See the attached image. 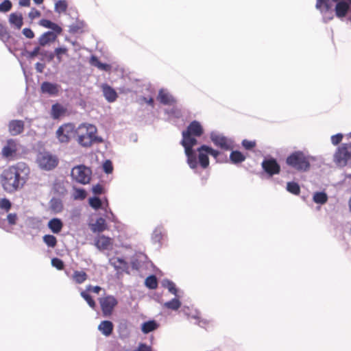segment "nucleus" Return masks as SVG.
I'll use <instances>...</instances> for the list:
<instances>
[{
    "mask_svg": "<svg viewBox=\"0 0 351 351\" xmlns=\"http://www.w3.org/2000/svg\"><path fill=\"white\" fill-rule=\"evenodd\" d=\"M29 173V168L23 162L8 167L2 174V183L5 190L12 192L21 189L28 180Z\"/></svg>",
    "mask_w": 351,
    "mask_h": 351,
    "instance_id": "1",
    "label": "nucleus"
},
{
    "mask_svg": "<svg viewBox=\"0 0 351 351\" xmlns=\"http://www.w3.org/2000/svg\"><path fill=\"white\" fill-rule=\"evenodd\" d=\"M202 133L203 128L197 121L191 122L187 130L182 132V145L184 147L187 162L191 169H195L197 166L196 153L192 149V147L197 144V140L192 136H199Z\"/></svg>",
    "mask_w": 351,
    "mask_h": 351,
    "instance_id": "2",
    "label": "nucleus"
},
{
    "mask_svg": "<svg viewBox=\"0 0 351 351\" xmlns=\"http://www.w3.org/2000/svg\"><path fill=\"white\" fill-rule=\"evenodd\" d=\"M335 8L330 0H317L316 8L319 10L323 14V19L327 22L334 17V10L335 14L339 18L344 17L348 10L349 4L343 0L335 1Z\"/></svg>",
    "mask_w": 351,
    "mask_h": 351,
    "instance_id": "3",
    "label": "nucleus"
},
{
    "mask_svg": "<svg viewBox=\"0 0 351 351\" xmlns=\"http://www.w3.org/2000/svg\"><path fill=\"white\" fill-rule=\"evenodd\" d=\"M97 128L90 123H81L77 128L75 136L77 143L83 147H90L97 139Z\"/></svg>",
    "mask_w": 351,
    "mask_h": 351,
    "instance_id": "4",
    "label": "nucleus"
},
{
    "mask_svg": "<svg viewBox=\"0 0 351 351\" xmlns=\"http://www.w3.org/2000/svg\"><path fill=\"white\" fill-rule=\"evenodd\" d=\"M313 160L314 158L307 154L297 151L287 158L286 162L289 166L298 171H306L310 169L311 162Z\"/></svg>",
    "mask_w": 351,
    "mask_h": 351,
    "instance_id": "5",
    "label": "nucleus"
},
{
    "mask_svg": "<svg viewBox=\"0 0 351 351\" xmlns=\"http://www.w3.org/2000/svg\"><path fill=\"white\" fill-rule=\"evenodd\" d=\"M36 162L41 169L49 171L58 165V160L51 153L43 152L38 154Z\"/></svg>",
    "mask_w": 351,
    "mask_h": 351,
    "instance_id": "6",
    "label": "nucleus"
},
{
    "mask_svg": "<svg viewBox=\"0 0 351 351\" xmlns=\"http://www.w3.org/2000/svg\"><path fill=\"white\" fill-rule=\"evenodd\" d=\"M334 161L339 167L351 164V143L343 144L334 154Z\"/></svg>",
    "mask_w": 351,
    "mask_h": 351,
    "instance_id": "7",
    "label": "nucleus"
},
{
    "mask_svg": "<svg viewBox=\"0 0 351 351\" xmlns=\"http://www.w3.org/2000/svg\"><path fill=\"white\" fill-rule=\"evenodd\" d=\"M76 128L72 123H65L58 128L56 135L61 143H67L75 136Z\"/></svg>",
    "mask_w": 351,
    "mask_h": 351,
    "instance_id": "8",
    "label": "nucleus"
},
{
    "mask_svg": "<svg viewBox=\"0 0 351 351\" xmlns=\"http://www.w3.org/2000/svg\"><path fill=\"white\" fill-rule=\"evenodd\" d=\"M91 171L84 165H79L73 168L71 176L76 182L85 184L90 180Z\"/></svg>",
    "mask_w": 351,
    "mask_h": 351,
    "instance_id": "9",
    "label": "nucleus"
},
{
    "mask_svg": "<svg viewBox=\"0 0 351 351\" xmlns=\"http://www.w3.org/2000/svg\"><path fill=\"white\" fill-rule=\"evenodd\" d=\"M199 153L198 158L199 162L202 168H206L209 165L208 155L217 158L219 155V152L213 149L207 145H202L197 149Z\"/></svg>",
    "mask_w": 351,
    "mask_h": 351,
    "instance_id": "10",
    "label": "nucleus"
},
{
    "mask_svg": "<svg viewBox=\"0 0 351 351\" xmlns=\"http://www.w3.org/2000/svg\"><path fill=\"white\" fill-rule=\"evenodd\" d=\"M101 311L105 317L112 315L114 307L117 305L118 301L114 296L108 295L99 299Z\"/></svg>",
    "mask_w": 351,
    "mask_h": 351,
    "instance_id": "11",
    "label": "nucleus"
},
{
    "mask_svg": "<svg viewBox=\"0 0 351 351\" xmlns=\"http://www.w3.org/2000/svg\"><path fill=\"white\" fill-rule=\"evenodd\" d=\"M20 145L14 139H8L1 149V155L5 158H13L19 149Z\"/></svg>",
    "mask_w": 351,
    "mask_h": 351,
    "instance_id": "12",
    "label": "nucleus"
},
{
    "mask_svg": "<svg viewBox=\"0 0 351 351\" xmlns=\"http://www.w3.org/2000/svg\"><path fill=\"white\" fill-rule=\"evenodd\" d=\"M210 139L216 146L219 147L221 149L227 150L232 147V141L219 132H211Z\"/></svg>",
    "mask_w": 351,
    "mask_h": 351,
    "instance_id": "13",
    "label": "nucleus"
},
{
    "mask_svg": "<svg viewBox=\"0 0 351 351\" xmlns=\"http://www.w3.org/2000/svg\"><path fill=\"white\" fill-rule=\"evenodd\" d=\"M263 169L270 176L277 174L280 171V166L274 159H265L262 162Z\"/></svg>",
    "mask_w": 351,
    "mask_h": 351,
    "instance_id": "14",
    "label": "nucleus"
},
{
    "mask_svg": "<svg viewBox=\"0 0 351 351\" xmlns=\"http://www.w3.org/2000/svg\"><path fill=\"white\" fill-rule=\"evenodd\" d=\"M95 245L99 250H110L112 246V240L110 237L101 235L95 238Z\"/></svg>",
    "mask_w": 351,
    "mask_h": 351,
    "instance_id": "15",
    "label": "nucleus"
},
{
    "mask_svg": "<svg viewBox=\"0 0 351 351\" xmlns=\"http://www.w3.org/2000/svg\"><path fill=\"white\" fill-rule=\"evenodd\" d=\"M60 89V86L48 82H45L41 84L40 90L43 93L48 94L51 96L57 95Z\"/></svg>",
    "mask_w": 351,
    "mask_h": 351,
    "instance_id": "16",
    "label": "nucleus"
},
{
    "mask_svg": "<svg viewBox=\"0 0 351 351\" xmlns=\"http://www.w3.org/2000/svg\"><path fill=\"white\" fill-rule=\"evenodd\" d=\"M9 132L13 135H18L21 134L24 129V123L20 120L11 121L8 125Z\"/></svg>",
    "mask_w": 351,
    "mask_h": 351,
    "instance_id": "17",
    "label": "nucleus"
},
{
    "mask_svg": "<svg viewBox=\"0 0 351 351\" xmlns=\"http://www.w3.org/2000/svg\"><path fill=\"white\" fill-rule=\"evenodd\" d=\"M101 88L104 96L108 102H113L117 99V93L111 86L108 84H102Z\"/></svg>",
    "mask_w": 351,
    "mask_h": 351,
    "instance_id": "18",
    "label": "nucleus"
},
{
    "mask_svg": "<svg viewBox=\"0 0 351 351\" xmlns=\"http://www.w3.org/2000/svg\"><path fill=\"white\" fill-rule=\"evenodd\" d=\"M9 23L17 29H20L23 25V18L21 13L14 12L10 14Z\"/></svg>",
    "mask_w": 351,
    "mask_h": 351,
    "instance_id": "19",
    "label": "nucleus"
},
{
    "mask_svg": "<svg viewBox=\"0 0 351 351\" xmlns=\"http://www.w3.org/2000/svg\"><path fill=\"white\" fill-rule=\"evenodd\" d=\"M56 34L53 32H47L44 33L38 39L40 46L44 47L50 44L56 40Z\"/></svg>",
    "mask_w": 351,
    "mask_h": 351,
    "instance_id": "20",
    "label": "nucleus"
},
{
    "mask_svg": "<svg viewBox=\"0 0 351 351\" xmlns=\"http://www.w3.org/2000/svg\"><path fill=\"white\" fill-rule=\"evenodd\" d=\"M90 227L93 232H101L107 228V224L106 220L100 217L95 223H90Z\"/></svg>",
    "mask_w": 351,
    "mask_h": 351,
    "instance_id": "21",
    "label": "nucleus"
},
{
    "mask_svg": "<svg viewBox=\"0 0 351 351\" xmlns=\"http://www.w3.org/2000/svg\"><path fill=\"white\" fill-rule=\"evenodd\" d=\"M118 332L121 339H127L131 333L130 325L127 322H122L118 326Z\"/></svg>",
    "mask_w": 351,
    "mask_h": 351,
    "instance_id": "22",
    "label": "nucleus"
},
{
    "mask_svg": "<svg viewBox=\"0 0 351 351\" xmlns=\"http://www.w3.org/2000/svg\"><path fill=\"white\" fill-rule=\"evenodd\" d=\"M158 99L164 104H171L174 102L173 96L165 89H161L159 92Z\"/></svg>",
    "mask_w": 351,
    "mask_h": 351,
    "instance_id": "23",
    "label": "nucleus"
},
{
    "mask_svg": "<svg viewBox=\"0 0 351 351\" xmlns=\"http://www.w3.org/2000/svg\"><path fill=\"white\" fill-rule=\"evenodd\" d=\"M109 263L117 270H124L128 268L127 262L121 258H111L109 260Z\"/></svg>",
    "mask_w": 351,
    "mask_h": 351,
    "instance_id": "24",
    "label": "nucleus"
},
{
    "mask_svg": "<svg viewBox=\"0 0 351 351\" xmlns=\"http://www.w3.org/2000/svg\"><path fill=\"white\" fill-rule=\"evenodd\" d=\"M159 327V324L155 320H149L143 322L141 324V331L144 334H147L150 332L154 331Z\"/></svg>",
    "mask_w": 351,
    "mask_h": 351,
    "instance_id": "25",
    "label": "nucleus"
},
{
    "mask_svg": "<svg viewBox=\"0 0 351 351\" xmlns=\"http://www.w3.org/2000/svg\"><path fill=\"white\" fill-rule=\"evenodd\" d=\"M99 330L105 336H109L113 330V324L110 321H103L98 326Z\"/></svg>",
    "mask_w": 351,
    "mask_h": 351,
    "instance_id": "26",
    "label": "nucleus"
},
{
    "mask_svg": "<svg viewBox=\"0 0 351 351\" xmlns=\"http://www.w3.org/2000/svg\"><path fill=\"white\" fill-rule=\"evenodd\" d=\"M66 109L62 105L56 104L51 107V116L53 119H58L66 113Z\"/></svg>",
    "mask_w": 351,
    "mask_h": 351,
    "instance_id": "27",
    "label": "nucleus"
},
{
    "mask_svg": "<svg viewBox=\"0 0 351 351\" xmlns=\"http://www.w3.org/2000/svg\"><path fill=\"white\" fill-rule=\"evenodd\" d=\"M62 226V222L58 218H53L48 222L49 228L55 234L59 233L61 231Z\"/></svg>",
    "mask_w": 351,
    "mask_h": 351,
    "instance_id": "28",
    "label": "nucleus"
},
{
    "mask_svg": "<svg viewBox=\"0 0 351 351\" xmlns=\"http://www.w3.org/2000/svg\"><path fill=\"white\" fill-rule=\"evenodd\" d=\"M162 287L167 288L170 293L173 294L176 297H179L178 290L176 287V285L171 280L165 279L161 282Z\"/></svg>",
    "mask_w": 351,
    "mask_h": 351,
    "instance_id": "29",
    "label": "nucleus"
},
{
    "mask_svg": "<svg viewBox=\"0 0 351 351\" xmlns=\"http://www.w3.org/2000/svg\"><path fill=\"white\" fill-rule=\"evenodd\" d=\"M313 199L316 204H324L328 201V195L324 192H316L313 194Z\"/></svg>",
    "mask_w": 351,
    "mask_h": 351,
    "instance_id": "30",
    "label": "nucleus"
},
{
    "mask_svg": "<svg viewBox=\"0 0 351 351\" xmlns=\"http://www.w3.org/2000/svg\"><path fill=\"white\" fill-rule=\"evenodd\" d=\"M179 297H176L171 300L165 302L163 306L173 311L178 310L181 306V302L178 299Z\"/></svg>",
    "mask_w": 351,
    "mask_h": 351,
    "instance_id": "31",
    "label": "nucleus"
},
{
    "mask_svg": "<svg viewBox=\"0 0 351 351\" xmlns=\"http://www.w3.org/2000/svg\"><path fill=\"white\" fill-rule=\"evenodd\" d=\"M87 278L86 274L83 271H75L72 279L77 284L83 283Z\"/></svg>",
    "mask_w": 351,
    "mask_h": 351,
    "instance_id": "32",
    "label": "nucleus"
},
{
    "mask_svg": "<svg viewBox=\"0 0 351 351\" xmlns=\"http://www.w3.org/2000/svg\"><path fill=\"white\" fill-rule=\"evenodd\" d=\"M44 243L50 247H54L57 243L56 238L51 234H46L43 237Z\"/></svg>",
    "mask_w": 351,
    "mask_h": 351,
    "instance_id": "33",
    "label": "nucleus"
},
{
    "mask_svg": "<svg viewBox=\"0 0 351 351\" xmlns=\"http://www.w3.org/2000/svg\"><path fill=\"white\" fill-rule=\"evenodd\" d=\"M40 56L42 60H47L48 62H51L54 58L53 53L43 49H40Z\"/></svg>",
    "mask_w": 351,
    "mask_h": 351,
    "instance_id": "34",
    "label": "nucleus"
},
{
    "mask_svg": "<svg viewBox=\"0 0 351 351\" xmlns=\"http://www.w3.org/2000/svg\"><path fill=\"white\" fill-rule=\"evenodd\" d=\"M80 295L84 299V300H86L90 308L93 309L95 308L96 303L89 293H86V291H81Z\"/></svg>",
    "mask_w": 351,
    "mask_h": 351,
    "instance_id": "35",
    "label": "nucleus"
},
{
    "mask_svg": "<svg viewBox=\"0 0 351 351\" xmlns=\"http://www.w3.org/2000/svg\"><path fill=\"white\" fill-rule=\"evenodd\" d=\"M230 160L234 163L241 162L245 160V156L239 152H232L230 154Z\"/></svg>",
    "mask_w": 351,
    "mask_h": 351,
    "instance_id": "36",
    "label": "nucleus"
},
{
    "mask_svg": "<svg viewBox=\"0 0 351 351\" xmlns=\"http://www.w3.org/2000/svg\"><path fill=\"white\" fill-rule=\"evenodd\" d=\"M287 190L294 195L299 194L300 191L299 185L293 182H290L287 183Z\"/></svg>",
    "mask_w": 351,
    "mask_h": 351,
    "instance_id": "37",
    "label": "nucleus"
},
{
    "mask_svg": "<svg viewBox=\"0 0 351 351\" xmlns=\"http://www.w3.org/2000/svg\"><path fill=\"white\" fill-rule=\"evenodd\" d=\"M72 196L75 199H84L86 196V193L84 189H74Z\"/></svg>",
    "mask_w": 351,
    "mask_h": 351,
    "instance_id": "38",
    "label": "nucleus"
},
{
    "mask_svg": "<svg viewBox=\"0 0 351 351\" xmlns=\"http://www.w3.org/2000/svg\"><path fill=\"white\" fill-rule=\"evenodd\" d=\"M145 285L149 289H155L157 287V280L154 276H150L145 279Z\"/></svg>",
    "mask_w": 351,
    "mask_h": 351,
    "instance_id": "39",
    "label": "nucleus"
},
{
    "mask_svg": "<svg viewBox=\"0 0 351 351\" xmlns=\"http://www.w3.org/2000/svg\"><path fill=\"white\" fill-rule=\"evenodd\" d=\"M67 3L65 1L60 0L55 4V10L58 13L64 12L66 10Z\"/></svg>",
    "mask_w": 351,
    "mask_h": 351,
    "instance_id": "40",
    "label": "nucleus"
},
{
    "mask_svg": "<svg viewBox=\"0 0 351 351\" xmlns=\"http://www.w3.org/2000/svg\"><path fill=\"white\" fill-rule=\"evenodd\" d=\"M89 204L94 209L97 210L101 206V201L98 197H91L89 199Z\"/></svg>",
    "mask_w": 351,
    "mask_h": 351,
    "instance_id": "41",
    "label": "nucleus"
},
{
    "mask_svg": "<svg viewBox=\"0 0 351 351\" xmlns=\"http://www.w3.org/2000/svg\"><path fill=\"white\" fill-rule=\"evenodd\" d=\"M9 33L7 28L1 23H0V39L5 41L9 38Z\"/></svg>",
    "mask_w": 351,
    "mask_h": 351,
    "instance_id": "42",
    "label": "nucleus"
},
{
    "mask_svg": "<svg viewBox=\"0 0 351 351\" xmlns=\"http://www.w3.org/2000/svg\"><path fill=\"white\" fill-rule=\"evenodd\" d=\"M12 8V3L10 0H4L0 4V12H7Z\"/></svg>",
    "mask_w": 351,
    "mask_h": 351,
    "instance_id": "43",
    "label": "nucleus"
},
{
    "mask_svg": "<svg viewBox=\"0 0 351 351\" xmlns=\"http://www.w3.org/2000/svg\"><path fill=\"white\" fill-rule=\"evenodd\" d=\"M67 52V49L65 47H58L56 48L54 51V56L56 55L57 57V59L59 62H61L62 60V55L66 54Z\"/></svg>",
    "mask_w": 351,
    "mask_h": 351,
    "instance_id": "44",
    "label": "nucleus"
},
{
    "mask_svg": "<svg viewBox=\"0 0 351 351\" xmlns=\"http://www.w3.org/2000/svg\"><path fill=\"white\" fill-rule=\"evenodd\" d=\"M0 208L8 211L11 208L10 202L5 198L0 199Z\"/></svg>",
    "mask_w": 351,
    "mask_h": 351,
    "instance_id": "45",
    "label": "nucleus"
},
{
    "mask_svg": "<svg viewBox=\"0 0 351 351\" xmlns=\"http://www.w3.org/2000/svg\"><path fill=\"white\" fill-rule=\"evenodd\" d=\"M51 265L59 270L62 269L64 266L63 262L57 258H54L51 260Z\"/></svg>",
    "mask_w": 351,
    "mask_h": 351,
    "instance_id": "46",
    "label": "nucleus"
},
{
    "mask_svg": "<svg viewBox=\"0 0 351 351\" xmlns=\"http://www.w3.org/2000/svg\"><path fill=\"white\" fill-rule=\"evenodd\" d=\"M7 220L10 225H15L18 220V216L16 213H9L7 215Z\"/></svg>",
    "mask_w": 351,
    "mask_h": 351,
    "instance_id": "47",
    "label": "nucleus"
},
{
    "mask_svg": "<svg viewBox=\"0 0 351 351\" xmlns=\"http://www.w3.org/2000/svg\"><path fill=\"white\" fill-rule=\"evenodd\" d=\"M162 238V232L160 229H156L152 234V239L154 242H159Z\"/></svg>",
    "mask_w": 351,
    "mask_h": 351,
    "instance_id": "48",
    "label": "nucleus"
},
{
    "mask_svg": "<svg viewBox=\"0 0 351 351\" xmlns=\"http://www.w3.org/2000/svg\"><path fill=\"white\" fill-rule=\"evenodd\" d=\"M342 138H343V134H341L340 133L337 134L335 135H332L331 136V143L334 145H336L341 141Z\"/></svg>",
    "mask_w": 351,
    "mask_h": 351,
    "instance_id": "49",
    "label": "nucleus"
},
{
    "mask_svg": "<svg viewBox=\"0 0 351 351\" xmlns=\"http://www.w3.org/2000/svg\"><path fill=\"white\" fill-rule=\"evenodd\" d=\"M103 169L106 173H110L112 171V165L111 162L106 160L103 165Z\"/></svg>",
    "mask_w": 351,
    "mask_h": 351,
    "instance_id": "50",
    "label": "nucleus"
},
{
    "mask_svg": "<svg viewBox=\"0 0 351 351\" xmlns=\"http://www.w3.org/2000/svg\"><path fill=\"white\" fill-rule=\"evenodd\" d=\"M28 16L32 20H33L36 18L39 17L40 16V12L35 8H32L31 11L29 12Z\"/></svg>",
    "mask_w": 351,
    "mask_h": 351,
    "instance_id": "51",
    "label": "nucleus"
},
{
    "mask_svg": "<svg viewBox=\"0 0 351 351\" xmlns=\"http://www.w3.org/2000/svg\"><path fill=\"white\" fill-rule=\"evenodd\" d=\"M22 32L23 34L27 38H33L34 37V33L29 28H24Z\"/></svg>",
    "mask_w": 351,
    "mask_h": 351,
    "instance_id": "52",
    "label": "nucleus"
},
{
    "mask_svg": "<svg viewBox=\"0 0 351 351\" xmlns=\"http://www.w3.org/2000/svg\"><path fill=\"white\" fill-rule=\"evenodd\" d=\"M242 145L246 149H250L255 146V142L247 140H243L242 142Z\"/></svg>",
    "mask_w": 351,
    "mask_h": 351,
    "instance_id": "53",
    "label": "nucleus"
},
{
    "mask_svg": "<svg viewBox=\"0 0 351 351\" xmlns=\"http://www.w3.org/2000/svg\"><path fill=\"white\" fill-rule=\"evenodd\" d=\"M134 351H152V347L141 343Z\"/></svg>",
    "mask_w": 351,
    "mask_h": 351,
    "instance_id": "54",
    "label": "nucleus"
},
{
    "mask_svg": "<svg viewBox=\"0 0 351 351\" xmlns=\"http://www.w3.org/2000/svg\"><path fill=\"white\" fill-rule=\"evenodd\" d=\"M40 49H41L40 47H35L33 51H32L29 53V57L31 58H33L40 55Z\"/></svg>",
    "mask_w": 351,
    "mask_h": 351,
    "instance_id": "55",
    "label": "nucleus"
},
{
    "mask_svg": "<svg viewBox=\"0 0 351 351\" xmlns=\"http://www.w3.org/2000/svg\"><path fill=\"white\" fill-rule=\"evenodd\" d=\"M52 23L53 22L50 21L49 20L42 19L40 21L39 24L44 27L49 29Z\"/></svg>",
    "mask_w": 351,
    "mask_h": 351,
    "instance_id": "56",
    "label": "nucleus"
},
{
    "mask_svg": "<svg viewBox=\"0 0 351 351\" xmlns=\"http://www.w3.org/2000/svg\"><path fill=\"white\" fill-rule=\"evenodd\" d=\"M53 31H54L57 34H60L62 32V28L58 25L57 24L52 23L51 25L50 28Z\"/></svg>",
    "mask_w": 351,
    "mask_h": 351,
    "instance_id": "57",
    "label": "nucleus"
},
{
    "mask_svg": "<svg viewBox=\"0 0 351 351\" xmlns=\"http://www.w3.org/2000/svg\"><path fill=\"white\" fill-rule=\"evenodd\" d=\"M93 192L95 194H101L102 193V187L99 184H97L93 187Z\"/></svg>",
    "mask_w": 351,
    "mask_h": 351,
    "instance_id": "58",
    "label": "nucleus"
},
{
    "mask_svg": "<svg viewBox=\"0 0 351 351\" xmlns=\"http://www.w3.org/2000/svg\"><path fill=\"white\" fill-rule=\"evenodd\" d=\"M90 63L92 65L99 69V64H101V62H100L96 57L93 56L90 59Z\"/></svg>",
    "mask_w": 351,
    "mask_h": 351,
    "instance_id": "59",
    "label": "nucleus"
},
{
    "mask_svg": "<svg viewBox=\"0 0 351 351\" xmlns=\"http://www.w3.org/2000/svg\"><path fill=\"white\" fill-rule=\"evenodd\" d=\"M45 66L43 63L37 62L36 64V69L38 72L42 73L45 69Z\"/></svg>",
    "mask_w": 351,
    "mask_h": 351,
    "instance_id": "60",
    "label": "nucleus"
},
{
    "mask_svg": "<svg viewBox=\"0 0 351 351\" xmlns=\"http://www.w3.org/2000/svg\"><path fill=\"white\" fill-rule=\"evenodd\" d=\"M110 68H111L110 65H109L108 64H104V63H101V64H99V69L100 70L106 71H110Z\"/></svg>",
    "mask_w": 351,
    "mask_h": 351,
    "instance_id": "61",
    "label": "nucleus"
},
{
    "mask_svg": "<svg viewBox=\"0 0 351 351\" xmlns=\"http://www.w3.org/2000/svg\"><path fill=\"white\" fill-rule=\"evenodd\" d=\"M19 5L25 7L29 6L30 0H19Z\"/></svg>",
    "mask_w": 351,
    "mask_h": 351,
    "instance_id": "62",
    "label": "nucleus"
},
{
    "mask_svg": "<svg viewBox=\"0 0 351 351\" xmlns=\"http://www.w3.org/2000/svg\"><path fill=\"white\" fill-rule=\"evenodd\" d=\"M101 290V288L99 286H95L93 288V292L98 294L99 293V291Z\"/></svg>",
    "mask_w": 351,
    "mask_h": 351,
    "instance_id": "63",
    "label": "nucleus"
},
{
    "mask_svg": "<svg viewBox=\"0 0 351 351\" xmlns=\"http://www.w3.org/2000/svg\"><path fill=\"white\" fill-rule=\"evenodd\" d=\"M93 287H94L93 286L89 285L86 286V289L84 291H86V293H88V292L93 291Z\"/></svg>",
    "mask_w": 351,
    "mask_h": 351,
    "instance_id": "64",
    "label": "nucleus"
}]
</instances>
